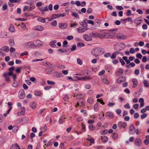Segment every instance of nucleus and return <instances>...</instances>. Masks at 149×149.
I'll return each instance as SVG.
<instances>
[{
	"label": "nucleus",
	"mask_w": 149,
	"mask_h": 149,
	"mask_svg": "<svg viewBox=\"0 0 149 149\" xmlns=\"http://www.w3.org/2000/svg\"><path fill=\"white\" fill-rule=\"evenodd\" d=\"M76 99L78 100L77 103L75 105L76 108L79 106L82 107L85 105V101L84 99L82 94H77L76 95Z\"/></svg>",
	"instance_id": "1"
},
{
	"label": "nucleus",
	"mask_w": 149,
	"mask_h": 149,
	"mask_svg": "<svg viewBox=\"0 0 149 149\" xmlns=\"http://www.w3.org/2000/svg\"><path fill=\"white\" fill-rule=\"evenodd\" d=\"M134 144L137 146H141L142 144L141 140L140 138L136 139L134 141Z\"/></svg>",
	"instance_id": "2"
},
{
	"label": "nucleus",
	"mask_w": 149,
	"mask_h": 149,
	"mask_svg": "<svg viewBox=\"0 0 149 149\" xmlns=\"http://www.w3.org/2000/svg\"><path fill=\"white\" fill-rule=\"evenodd\" d=\"M142 21V20L140 17L136 18L134 20V22L136 24V26L140 25Z\"/></svg>",
	"instance_id": "3"
},
{
	"label": "nucleus",
	"mask_w": 149,
	"mask_h": 149,
	"mask_svg": "<svg viewBox=\"0 0 149 149\" xmlns=\"http://www.w3.org/2000/svg\"><path fill=\"white\" fill-rule=\"evenodd\" d=\"M118 127L120 128H125L127 126V124L126 122H123L122 121H120L118 122Z\"/></svg>",
	"instance_id": "4"
},
{
	"label": "nucleus",
	"mask_w": 149,
	"mask_h": 149,
	"mask_svg": "<svg viewBox=\"0 0 149 149\" xmlns=\"http://www.w3.org/2000/svg\"><path fill=\"white\" fill-rule=\"evenodd\" d=\"M106 31L105 30H102L100 32V33H99V38H103L106 37Z\"/></svg>",
	"instance_id": "5"
},
{
	"label": "nucleus",
	"mask_w": 149,
	"mask_h": 149,
	"mask_svg": "<svg viewBox=\"0 0 149 149\" xmlns=\"http://www.w3.org/2000/svg\"><path fill=\"white\" fill-rule=\"evenodd\" d=\"M25 94L24 91L20 90L19 92V97L21 99H23L25 97Z\"/></svg>",
	"instance_id": "6"
},
{
	"label": "nucleus",
	"mask_w": 149,
	"mask_h": 149,
	"mask_svg": "<svg viewBox=\"0 0 149 149\" xmlns=\"http://www.w3.org/2000/svg\"><path fill=\"white\" fill-rule=\"evenodd\" d=\"M126 79L125 77L121 76L119 77L117 80V83L118 84H120L121 82L125 81Z\"/></svg>",
	"instance_id": "7"
},
{
	"label": "nucleus",
	"mask_w": 149,
	"mask_h": 149,
	"mask_svg": "<svg viewBox=\"0 0 149 149\" xmlns=\"http://www.w3.org/2000/svg\"><path fill=\"white\" fill-rule=\"evenodd\" d=\"M3 76L5 78V79L6 81L9 82L10 81V76L7 74V73H4L3 74Z\"/></svg>",
	"instance_id": "8"
},
{
	"label": "nucleus",
	"mask_w": 149,
	"mask_h": 149,
	"mask_svg": "<svg viewBox=\"0 0 149 149\" xmlns=\"http://www.w3.org/2000/svg\"><path fill=\"white\" fill-rule=\"evenodd\" d=\"M20 109L21 110V112H18L17 114L20 116L24 115L25 112V108L24 107H22Z\"/></svg>",
	"instance_id": "9"
},
{
	"label": "nucleus",
	"mask_w": 149,
	"mask_h": 149,
	"mask_svg": "<svg viewBox=\"0 0 149 149\" xmlns=\"http://www.w3.org/2000/svg\"><path fill=\"white\" fill-rule=\"evenodd\" d=\"M21 149L20 146L17 143L13 144L10 146V149Z\"/></svg>",
	"instance_id": "10"
},
{
	"label": "nucleus",
	"mask_w": 149,
	"mask_h": 149,
	"mask_svg": "<svg viewBox=\"0 0 149 149\" xmlns=\"http://www.w3.org/2000/svg\"><path fill=\"white\" fill-rule=\"evenodd\" d=\"M123 73V70L122 69L120 68L116 72L115 74L116 76H119L122 75Z\"/></svg>",
	"instance_id": "11"
},
{
	"label": "nucleus",
	"mask_w": 149,
	"mask_h": 149,
	"mask_svg": "<svg viewBox=\"0 0 149 149\" xmlns=\"http://www.w3.org/2000/svg\"><path fill=\"white\" fill-rule=\"evenodd\" d=\"M91 52L93 55L97 57L98 56L99 52L97 49H94Z\"/></svg>",
	"instance_id": "12"
},
{
	"label": "nucleus",
	"mask_w": 149,
	"mask_h": 149,
	"mask_svg": "<svg viewBox=\"0 0 149 149\" xmlns=\"http://www.w3.org/2000/svg\"><path fill=\"white\" fill-rule=\"evenodd\" d=\"M44 29L43 27L40 25L37 26L35 27V30L42 31Z\"/></svg>",
	"instance_id": "13"
},
{
	"label": "nucleus",
	"mask_w": 149,
	"mask_h": 149,
	"mask_svg": "<svg viewBox=\"0 0 149 149\" xmlns=\"http://www.w3.org/2000/svg\"><path fill=\"white\" fill-rule=\"evenodd\" d=\"M88 29V28L80 27L78 29L77 31L79 33H83L87 30Z\"/></svg>",
	"instance_id": "14"
},
{
	"label": "nucleus",
	"mask_w": 149,
	"mask_h": 149,
	"mask_svg": "<svg viewBox=\"0 0 149 149\" xmlns=\"http://www.w3.org/2000/svg\"><path fill=\"white\" fill-rule=\"evenodd\" d=\"M59 27L61 29H66L67 27V24L66 23H59Z\"/></svg>",
	"instance_id": "15"
},
{
	"label": "nucleus",
	"mask_w": 149,
	"mask_h": 149,
	"mask_svg": "<svg viewBox=\"0 0 149 149\" xmlns=\"http://www.w3.org/2000/svg\"><path fill=\"white\" fill-rule=\"evenodd\" d=\"M86 19L83 20L82 22L80 23V25L84 27H87V23L86 22L87 21Z\"/></svg>",
	"instance_id": "16"
},
{
	"label": "nucleus",
	"mask_w": 149,
	"mask_h": 149,
	"mask_svg": "<svg viewBox=\"0 0 149 149\" xmlns=\"http://www.w3.org/2000/svg\"><path fill=\"white\" fill-rule=\"evenodd\" d=\"M132 81L133 83L132 87L133 88H134L136 87L137 85L138 82L137 80L135 79H132Z\"/></svg>",
	"instance_id": "17"
},
{
	"label": "nucleus",
	"mask_w": 149,
	"mask_h": 149,
	"mask_svg": "<svg viewBox=\"0 0 149 149\" xmlns=\"http://www.w3.org/2000/svg\"><path fill=\"white\" fill-rule=\"evenodd\" d=\"M146 139L144 141V142L145 144L148 145L149 144V135L146 136Z\"/></svg>",
	"instance_id": "18"
},
{
	"label": "nucleus",
	"mask_w": 149,
	"mask_h": 149,
	"mask_svg": "<svg viewBox=\"0 0 149 149\" xmlns=\"http://www.w3.org/2000/svg\"><path fill=\"white\" fill-rule=\"evenodd\" d=\"M101 139L103 143L107 142L108 140V138L107 136H102L101 137Z\"/></svg>",
	"instance_id": "19"
},
{
	"label": "nucleus",
	"mask_w": 149,
	"mask_h": 149,
	"mask_svg": "<svg viewBox=\"0 0 149 149\" xmlns=\"http://www.w3.org/2000/svg\"><path fill=\"white\" fill-rule=\"evenodd\" d=\"M135 129L134 126L133 125H131L130 126L129 132L130 134H132L135 131Z\"/></svg>",
	"instance_id": "20"
},
{
	"label": "nucleus",
	"mask_w": 149,
	"mask_h": 149,
	"mask_svg": "<svg viewBox=\"0 0 149 149\" xmlns=\"http://www.w3.org/2000/svg\"><path fill=\"white\" fill-rule=\"evenodd\" d=\"M89 130L91 131H94L95 129V127L93 124H90L88 125Z\"/></svg>",
	"instance_id": "21"
},
{
	"label": "nucleus",
	"mask_w": 149,
	"mask_h": 149,
	"mask_svg": "<svg viewBox=\"0 0 149 149\" xmlns=\"http://www.w3.org/2000/svg\"><path fill=\"white\" fill-rule=\"evenodd\" d=\"M84 38L86 41L91 40V38L88 35H84L83 36Z\"/></svg>",
	"instance_id": "22"
},
{
	"label": "nucleus",
	"mask_w": 149,
	"mask_h": 149,
	"mask_svg": "<svg viewBox=\"0 0 149 149\" xmlns=\"http://www.w3.org/2000/svg\"><path fill=\"white\" fill-rule=\"evenodd\" d=\"M8 29L9 31L11 32H14L15 31L14 26L12 24H10V27Z\"/></svg>",
	"instance_id": "23"
},
{
	"label": "nucleus",
	"mask_w": 149,
	"mask_h": 149,
	"mask_svg": "<svg viewBox=\"0 0 149 149\" xmlns=\"http://www.w3.org/2000/svg\"><path fill=\"white\" fill-rule=\"evenodd\" d=\"M99 33H91V36L92 37H99Z\"/></svg>",
	"instance_id": "24"
},
{
	"label": "nucleus",
	"mask_w": 149,
	"mask_h": 149,
	"mask_svg": "<svg viewBox=\"0 0 149 149\" xmlns=\"http://www.w3.org/2000/svg\"><path fill=\"white\" fill-rule=\"evenodd\" d=\"M32 7H29L28 6H25L23 8V11L25 12L26 11H30L32 10Z\"/></svg>",
	"instance_id": "25"
},
{
	"label": "nucleus",
	"mask_w": 149,
	"mask_h": 149,
	"mask_svg": "<svg viewBox=\"0 0 149 149\" xmlns=\"http://www.w3.org/2000/svg\"><path fill=\"white\" fill-rule=\"evenodd\" d=\"M38 20L41 22L42 23H45L46 22V21L45 18L43 17H38L37 18Z\"/></svg>",
	"instance_id": "26"
},
{
	"label": "nucleus",
	"mask_w": 149,
	"mask_h": 149,
	"mask_svg": "<svg viewBox=\"0 0 149 149\" xmlns=\"http://www.w3.org/2000/svg\"><path fill=\"white\" fill-rule=\"evenodd\" d=\"M56 40H53L52 42H51L50 43V45L51 47H55L56 46L55 43H56Z\"/></svg>",
	"instance_id": "27"
},
{
	"label": "nucleus",
	"mask_w": 149,
	"mask_h": 149,
	"mask_svg": "<svg viewBox=\"0 0 149 149\" xmlns=\"http://www.w3.org/2000/svg\"><path fill=\"white\" fill-rule=\"evenodd\" d=\"M18 129V126L17 125H15L13 126V132H16Z\"/></svg>",
	"instance_id": "28"
},
{
	"label": "nucleus",
	"mask_w": 149,
	"mask_h": 149,
	"mask_svg": "<svg viewBox=\"0 0 149 149\" xmlns=\"http://www.w3.org/2000/svg\"><path fill=\"white\" fill-rule=\"evenodd\" d=\"M118 52H115L112 54V56H111V58L112 59H114L116 57V55L118 54Z\"/></svg>",
	"instance_id": "29"
},
{
	"label": "nucleus",
	"mask_w": 149,
	"mask_h": 149,
	"mask_svg": "<svg viewBox=\"0 0 149 149\" xmlns=\"http://www.w3.org/2000/svg\"><path fill=\"white\" fill-rule=\"evenodd\" d=\"M9 43L10 45L11 46H13L15 44V42L13 40L10 39L9 41Z\"/></svg>",
	"instance_id": "30"
},
{
	"label": "nucleus",
	"mask_w": 149,
	"mask_h": 149,
	"mask_svg": "<svg viewBox=\"0 0 149 149\" xmlns=\"http://www.w3.org/2000/svg\"><path fill=\"white\" fill-rule=\"evenodd\" d=\"M30 107L33 109H35L36 107V103L33 102H31L30 104Z\"/></svg>",
	"instance_id": "31"
},
{
	"label": "nucleus",
	"mask_w": 149,
	"mask_h": 149,
	"mask_svg": "<svg viewBox=\"0 0 149 149\" xmlns=\"http://www.w3.org/2000/svg\"><path fill=\"white\" fill-rule=\"evenodd\" d=\"M87 102L90 104H92L93 102V98L91 97H88V99Z\"/></svg>",
	"instance_id": "32"
},
{
	"label": "nucleus",
	"mask_w": 149,
	"mask_h": 149,
	"mask_svg": "<svg viewBox=\"0 0 149 149\" xmlns=\"http://www.w3.org/2000/svg\"><path fill=\"white\" fill-rule=\"evenodd\" d=\"M143 83L144 86L146 87H148L149 86V84L148 83V81L146 80H144L143 81Z\"/></svg>",
	"instance_id": "33"
},
{
	"label": "nucleus",
	"mask_w": 149,
	"mask_h": 149,
	"mask_svg": "<svg viewBox=\"0 0 149 149\" xmlns=\"http://www.w3.org/2000/svg\"><path fill=\"white\" fill-rule=\"evenodd\" d=\"M112 137L114 139H115L118 137V134L116 132H114L112 135Z\"/></svg>",
	"instance_id": "34"
},
{
	"label": "nucleus",
	"mask_w": 149,
	"mask_h": 149,
	"mask_svg": "<svg viewBox=\"0 0 149 149\" xmlns=\"http://www.w3.org/2000/svg\"><path fill=\"white\" fill-rule=\"evenodd\" d=\"M21 27L23 29L25 30L26 29V26L24 22H22L21 23Z\"/></svg>",
	"instance_id": "35"
},
{
	"label": "nucleus",
	"mask_w": 149,
	"mask_h": 149,
	"mask_svg": "<svg viewBox=\"0 0 149 149\" xmlns=\"http://www.w3.org/2000/svg\"><path fill=\"white\" fill-rule=\"evenodd\" d=\"M34 94L36 95L37 96H40L42 94L41 91H35L34 92Z\"/></svg>",
	"instance_id": "36"
},
{
	"label": "nucleus",
	"mask_w": 149,
	"mask_h": 149,
	"mask_svg": "<svg viewBox=\"0 0 149 149\" xmlns=\"http://www.w3.org/2000/svg\"><path fill=\"white\" fill-rule=\"evenodd\" d=\"M52 16L53 19L60 17V16L59 15V14H53L52 15Z\"/></svg>",
	"instance_id": "37"
},
{
	"label": "nucleus",
	"mask_w": 149,
	"mask_h": 149,
	"mask_svg": "<svg viewBox=\"0 0 149 149\" xmlns=\"http://www.w3.org/2000/svg\"><path fill=\"white\" fill-rule=\"evenodd\" d=\"M106 38L109 37L113 35L112 33L106 32Z\"/></svg>",
	"instance_id": "38"
},
{
	"label": "nucleus",
	"mask_w": 149,
	"mask_h": 149,
	"mask_svg": "<svg viewBox=\"0 0 149 149\" xmlns=\"http://www.w3.org/2000/svg\"><path fill=\"white\" fill-rule=\"evenodd\" d=\"M91 79V77L89 76H87L82 77V79L83 80H90Z\"/></svg>",
	"instance_id": "39"
},
{
	"label": "nucleus",
	"mask_w": 149,
	"mask_h": 149,
	"mask_svg": "<svg viewBox=\"0 0 149 149\" xmlns=\"http://www.w3.org/2000/svg\"><path fill=\"white\" fill-rule=\"evenodd\" d=\"M40 10L42 12L47 11L48 10L47 6L43 8H40Z\"/></svg>",
	"instance_id": "40"
},
{
	"label": "nucleus",
	"mask_w": 149,
	"mask_h": 149,
	"mask_svg": "<svg viewBox=\"0 0 149 149\" xmlns=\"http://www.w3.org/2000/svg\"><path fill=\"white\" fill-rule=\"evenodd\" d=\"M77 46L78 47L81 46L84 47L85 46V44L84 43L82 42H79L77 43Z\"/></svg>",
	"instance_id": "41"
},
{
	"label": "nucleus",
	"mask_w": 149,
	"mask_h": 149,
	"mask_svg": "<svg viewBox=\"0 0 149 149\" xmlns=\"http://www.w3.org/2000/svg\"><path fill=\"white\" fill-rule=\"evenodd\" d=\"M97 101L100 102L102 105H104L105 104L104 102H103V100L102 99H98L97 100Z\"/></svg>",
	"instance_id": "42"
},
{
	"label": "nucleus",
	"mask_w": 149,
	"mask_h": 149,
	"mask_svg": "<svg viewBox=\"0 0 149 149\" xmlns=\"http://www.w3.org/2000/svg\"><path fill=\"white\" fill-rule=\"evenodd\" d=\"M3 50L6 52H8L9 51V49L8 47L7 46H5L3 47Z\"/></svg>",
	"instance_id": "43"
},
{
	"label": "nucleus",
	"mask_w": 149,
	"mask_h": 149,
	"mask_svg": "<svg viewBox=\"0 0 149 149\" xmlns=\"http://www.w3.org/2000/svg\"><path fill=\"white\" fill-rule=\"evenodd\" d=\"M130 65H131L132 67H133L135 66V64L134 63H131L129 64V65L126 66V67L128 68H130Z\"/></svg>",
	"instance_id": "44"
},
{
	"label": "nucleus",
	"mask_w": 149,
	"mask_h": 149,
	"mask_svg": "<svg viewBox=\"0 0 149 149\" xmlns=\"http://www.w3.org/2000/svg\"><path fill=\"white\" fill-rule=\"evenodd\" d=\"M86 140H88V141H90V143H94V139H93V138H92L91 139H90V138H87Z\"/></svg>",
	"instance_id": "45"
},
{
	"label": "nucleus",
	"mask_w": 149,
	"mask_h": 149,
	"mask_svg": "<svg viewBox=\"0 0 149 149\" xmlns=\"http://www.w3.org/2000/svg\"><path fill=\"white\" fill-rule=\"evenodd\" d=\"M51 24L52 26H56L57 25V22L56 20H54L51 23Z\"/></svg>",
	"instance_id": "46"
},
{
	"label": "nucleus",
	"mask_w": 149,
	"mask_h": 149,
	"mask_svg": "<svg viewBox=\"0 0 149 149\" xmlns=\"http://www.w3.org/2000/svg\"><path fill=\"white\" fill-rule=\"evenodd\" d=\"M88 123L89 124H92L95 123V120H94L89 119L88 121Z\"/></svg>",
	"instance_id": "47"
},
{
	"label": "nucleus",
	"mask_w": 149,
	"mask_h": 149,
	"mask_svg": "<svg viewBox=\"0 0 149 149\" xmlns=\"http://www.w3.org/2000/svg\"><path fill=\"white\" fill-rule=\"evenodd\" d=\"M94 109L96 111H97L98 109V105L97 104H95L94 107Z\"/></svg>",
	"instance_id": "48"
},
{
	"label": "nucleus",
	"mask_w": 149,
	"mask_h": 149,
	"mask_svg": "<svg viewBox=\"0 0 149 149\" xmlns=\"http://www.w3.org/2000/svg\"><path fill=\"white\" fill-rule=\"evenodd\" d=\"M47 84L49 85H54L55 84L54 82L51 81L49 80H47Z\"/></svg>",
	"instance_id": "49"
},
{
	"label": "nucleus",
	"mask_w": 149,
	"mask_h": 149,
	"mask_svg": "<svg viewBox=\"0 0 149 149\" xmlns=\"http://www.w3.org/2000/svg\"><path fill=\"white\" fill-rule=\"evenodd\" d=\"M109 117L111 118H113L114 117V116L113 113H109L108 115Z\"/></svg>",
	"instance_id": "50"
},
{
	"label": "nucleus",
	"mask_w": 149,
	"mask_h": 149,
	"mask_svg": "<svg viewBox=\"0 0 149 149\" xmlns=\"http://www.w3.org/2000/svg\"><path fill=\"white\" fill-rule=\"evenodd\" d=\"M72 15L73 16H74L75 17L77 18L78 17V15L75 12H73L72 13Z\"/></svg>",
	"instance_id": "51"
},
{
	"label": "nucleus",
	"mask_w": 149,
	"mask_h": 149,
	"mask_svg": "<svg viewBox=\"0 0 149 149\" xmlns=\"http://www.w3.org/2000/svg\"><path fill=\"white\" fill-rule=\"evenodd\" d=\"M21 0H9V1L12 3H18Z\"/></svg>",
	"instance_id": "52"
},
{
	"label": "nucleus",
	"mask_w": 149,
	"mask_h": 149,
	"mask_svg": "<svg viewBox=\"0 0 149 149\" xmlns=\"http://www.w3.org/2000/svg\"><path fill=\"white\" fill-rule=\"evenodd\" d=\"M81 127L82 130H84V131H86L85 125L83 123L81 124Z\"/></svg>",
	"instance_id": "53"
},
{
	"label": "nucleus",
	"mask_w": 149,
	"mask_h": 149,
	"mask_svg": "<svg viewBox=\"0 0 149 149\" xmlns=\"http://www.w3.org/2000/svg\"><path fill=\"white\" fill-rule=\"evenodd\" d=\"M77 62L78 63L79 65H81L82 64V61L79 58H78L77 59Z\"/></svg>",
	"instance_id": "54"
},
{
	"label": "nucleus",
	"mask_w": 149,
	"mask_h": 149,
	"mask_svg": "<svg viewBox=\"0 0 149 149\" xmlns=\"http://www.w3.org/2000/svg\"><path fill=\"white\" fill-rule=\"evenodd\" d=\"M105 71L104 70H102L99 72L98 74L99 76H101L105 73Z\"/></svg>",
	"instance_id": "55"
},
{
	"label": "nucleus",
	"mask_w": 149,
	"mask_h": 149,
	"mask_svg": "<svg viewBox=\"0 0 149 149\" xmlns=\"http://www.w3.org/2000/svg\"><path fill=\"white\" fill-rule=\"evenodd\" d=\"M128 22H130L131 23L133 22V21L131 17H128L126 18Z\"/></svg>",
	"instance_id": "56"
},
{
	"label": "nucleus",
	"mask_w": 149,
	"mask_h": 149,
	"mask_svg": "<svg viewBox=\"0 0 149 149\" xmlns=\"http://www.w3.org/2000/svg\"><path fill=\"white\" fill-rule=\"evenodd\" d=\"M2 9L3 10H6L7 9V6L6 4H4L3 5Z\"/></svg>",
	"instance_id": "57"
},
{
	"label": "nucleus",
	"mask_w": 149,
	"mask_h": 149,
	"mask_svg": "<svg viewBox=\"0 0 149 149\" xmlns=\"http://www.w3.org/2000/svg\"><path fill=\"white\" fill-rule=\"evenodd\" d=\"M64 120V119L63 118V117H61L60 118L58 122L60 124H62L63 122V120Z\"/></svg>",
	"instance_id": "58"
},
{
	"label": "nucleus",
	"mask_w": 149,
	"mask_h": 149,
	"mask_svg": "<svg viewBox=\"0 0 149 149\" xmlns=\"http://www.w3.org/2000/svg\"><path fill=\"white\" fill-rule=\"evenodd\" d=\"M77 24L76 22H75L71 24H70V26L71 27H72L77 26Z\"/></svg>",
	"instance_id": "59"
},
{
	"label": "nucleus",
	"mask_w": 149,
	"mask_h": 149,
	"mask_svg": "<svg viewBox=\"0 0 149 149\" xmlns=\"http://www.w3.org/2000/svg\"><path fill=\"white\" fill-rule=\"evenodd\" d=\"M28 54V53L27 52H25L24 53H21L20 54V56H23L24 55H27Z\"/></svg>",
	"instance_id": "60"
},
{
	"label": "nucleus",
	"mask_w": 149,
	"mask_h": 149,
	"mask_svg": "<svg viewBox=\"0 0 149 149\" xmlns=\"http://www.w3.org/2000/svg\"><path fill=\"white\" fill-rule=\"evenodd\" d=\"M66 38L68 40H71L73 39V37L72 36H68Z\"/></svg>",
	"instance_id": "61"
},
{
	"label": "nucleus",
	"mask_w": 149,
	"mask_h": 149,
	"mask_svg": "<svg viewBox=\"0 0 149 149\" xmlns=\"http://www.w3.org/2000/svg\"><path fill=\"white\" fill-rule=\"evenodd\" d=\"M124 107L125 108H127V109H130V105L128 103L126 104H125L124 105Z\"/></svg>",
	"instance_id": "62"
},
{
	"label": "nucleus",
	"mask_w": 149,
	"mask_h": 149,
	"mask_svg": "<svg viewBox=\"0 0 149 149\" xmlns=\"http://www.w3.org/2000/svg\"><path fill=\"white\" fill-rule=\"evenodd\" d=\"M126 14L127 16H130L131 15V11L130 10H128Z\"/></svg>",
	"instance_id": "63"
},
{
	"label": "nucleus",
	"mask_w": 149,
	"mask_h": 149,
	"mask_svg": "<svg viewBox=\"0 0 149 149\" xmlns=\"http://www.w3.org/2000/svg\"><path fill=\"white\" fill-rule=\"evenodd\" d=\"M136 56L137 58L141 59L142 57V55L139 53H138L136 55Z\"/></svg>",
	"instance_id": "64"
}]
</instances>
